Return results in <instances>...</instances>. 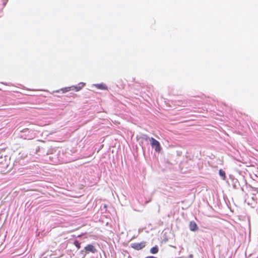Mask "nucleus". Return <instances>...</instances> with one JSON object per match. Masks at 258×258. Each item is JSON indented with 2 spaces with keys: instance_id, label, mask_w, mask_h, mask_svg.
I'll use <instances>...</instances> for the list:
<instances>
[{
  "instance_id": "obj_10",
  "label": "nucleus",
  "mask_w": 258,
  "mask_h": 258,
  "mask_svg": "<svg viewBox=\"0 0 258 258\" xmlns=\"http://www.w3.org/2000/svg\"><path fill=\"white\" fill-rule=\"evenodd\" d=\"M74 243L75 245L77 247V248L78 249L80 248L81 245H80V243L79 242V241L78 240H75L74 241Z\"/></svg>"
},
{
  "instance_id": "obj_1",
  "label": "nucleus",
  "mask_w": 258,
  "mask_h": 258,
  "mask_svg": "<svg viewBox=\"0 0 258 258\" xmlns=\"http://www.w3.org/2000/svg\"><path fill=\"white\" fill-rule=\"evenodd\" d=\"M148 139L150 140L152 147L154 148L155 151L156 152L159 153L162 149L160 143L153 138H149L147 137L145 138L146 140H147Z\"/></svg>"
},
{
  "instance_id": "obj_4",
  "label": "nucleus",
  "mask_w": 258,
  "mask_h": 258,
  "mask_svg": "<svg viewBox=\"0 0 258 258\" xmlns=\"http://www.w3.org/2000/svg\"><path fill=\"white\" fill-rule=\"evenodd\" d=\"M189 229L192 231H196L198 229V226L195 221H190L189 224Z\"/></svg>"
},
{
  "instance_id": "obj_7",
  "label": "nucleus",
  "mask_w": 258,
  "mask_h": 258,
  "mask_svg": "<svg viewBox=\"0 0 258 258\" xmlns=\"http://www.w3.org/2000/svg\"><path fill=\"white\" fill-rule=\"evenodd\" d=\"M159 249L157 246L153 247L150 249V252L152 254H156L158 252Z\"/></svg>"
},
{
  "instance_id": "obj_3",
  "label": "nucleus",
  "mask_w": 258,
  "mask_h": 258,
  "mask_svg": "<svg viewBox=\"0 0 258 258\" xmlns=\"http://www.w3.org/2000/svg\"><path fill=\"white\" fill-rule=\"evenodd\" d=\"M85 250L87 253H89L90 252L92 253H95L97 251L95 247L92 244H88L87 246H86L85 247Z\"/></svg>"
},
{
  "instance_id": "obj_5",
  "label": "nucleus",
  "mask_w": 258,
  "mask_h": 258,
  "mask_svg": "<svg viewBox=\"0 0 258 258\" xmlns=\"http://www.w3.org/2000/svg\"><path fill=\"white\" fill-rule=\"evenodd\" d=\"M85 85L84 83H81L78 84V86H71V90H75L76 91H79L81 90Z\"/></svg>"
},
{
  "instance_id": "obj_2",
  "label": "nucleus",
  "mask_w": 258,
  "mask_h": 258,
  "mask_svg": "<svg viewBox=\"0 0 258 258\" xmlns=\"http://www.w3.org/2000/svg\"><path fill=\"white\" fill-rule=\"evenodd\" d=\"M146 243L145 242H135L131 244V246L135 249L136 250H140L143 248L145 246Z\"/></svg>"
},
{
  "instance_id": "obj_9",
  "label": "nucleus",
  "mask_w": 258,
  "mask_h": 258,
  "mask_svg": "<svg viewBox=\"0 0 258 258\" xmlns=\"http://www.w3.org/2000/svg\"><path fill=\"white\" fill-rule=\"evenodd\" d=\"M70 90H71V87H66V88H62L61 89V91H62V93H66L67 92H69L70 91Z\"/></svg>"
},
{
  "instance_id": "obj_11",
  "label": "nucleus",
  "mask_w": 258,
  "mask_h": 258,
  "mask_svg": "<svg viewBox=\"0 0 258 258\" xmlns=\"http://www.w3.org/2000/svg\"><path fill=\"white\" fill-rule=\"evenodd\" d=\"M8 0H2V3L3 6V7L6 5L7 3L8 2Z\"/></svg>"
},
{
  "instance_id": "obj_6",
  "label": "nucleus",
  "mask_w": 258,
  "mask_h": 258,
  "mask_svg": "<svg viewBox=\"0 0 258 258\" xmlns=\"http://www.w3.org/2000/svg\"><path fill=\"white\" fill-rule=\"evenodd\" d=\"M95 86L97 89H101V90H107V86L104 84H103V83L95 84Z\"/></svg>"
},
{
  "instance_id": "obj_8",
  "label": "nucleus",
  "mask_w": 258,
  "mask_h": 258,
  "mask_svg": "<svg viewBox=\"0 0 258 258\" xmlns=\"http://www.w3.org/2000/svg\"><path fill=\"white\" fill-rule=\"evenodd\" d=\"M219 175L222 177L223 179H225L226 176L224 171L222 169H220L219 171Z\"/></svg>"
}]
</instances>
